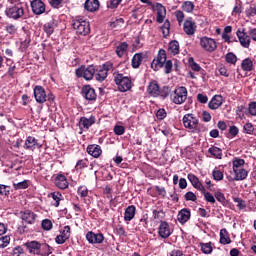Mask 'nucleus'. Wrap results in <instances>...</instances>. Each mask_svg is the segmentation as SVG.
Instances as JSON below:
<instances>
[{"label":"nucleus","mask_w":256,"mask_h":256,"mask_svg":"<svg viewBox=\"0 0 256 256\" xmlns=\"http://www.w3.org/2000/svg\"><path fill=\"white\" fill-rule=\"evenodd\" d=\"M34 98L36 103L43 105V103H47V101L53 102L55 101V95L53 93H48L45 91V88L41 85H37L34 87Z\"/></svg>","instance_id":"obj_6"},{"label":"nucleus","mask_w":256,"mask_h":256,"mask_svg":"<svg viewBox=\"0 0 256 256\" xmlns=\"http://www.w3.org/2000/svg\"><path fill=\"white\" fill-rule=\"evenodd\" d=\"M11 243L10 236H1L0 237V249H5Z\"/></svg>","instance_id":"obj_56"},{"label":"nucleus","mask_w":256,"mask_h":256,"mask_svg":"<svg viewBox=\"0 0 256 256\" xmlns=\"http://www.w3.org/2000/svg\"><path fill=\"white\" fill-rule=\"evenodd\" d=\"M255 131V126L251 122H247L243 126V133H246V135H253V132Z\"/></svg>","instance_id":"obj_44"},{"label":"nucleus","mask_w":256,"mask_h":256,"mask_svg":"<svg viewBox=\"0 0 256 256\" xmlns=\"http://www.w3.org/2000/svg\"><path fill=\"white\" fill-rule=\"evenodd\" d=\"M245 166V160L239 157H235L232 161V169L233 171L237 169H243Z\"/></svg>","instance_id":"obj_39"},{"label":"nucleus","mask_w":256,"mask_h":256,"mask_svg":"<svg viewBox=\"0 0 256 256\" xmlns=\"http://www.w3.org/2000/svg\"><path fill=\"white\" fill-rule=\"evenodd\" d=\"M114 233L119 237H127V232L125 231V227H123V225H117L114 228Z\"/></svg>","instance_id":"obj_50"},{"label":"nucleus","mask_w":256,"mask_h":256,"mask_svg":"<svg viewBox=\"0 0 256 256\" xmlns=\"http://www.w3.org/2000/svg\"><path fill=\"white\" fill-rule=\"evenodd\" d=\"M200 247H201L202 253H204L205 255H209V254L213 253V246H212L211 242L200 243Z\"/></svg>","instance_id":"obj_43"},{"label":"nucleus","mask_w":256,"mask_h":256,"mask_svg":"<svg viewBox=\"0 0 256 256\" xmlns=\"http://www.w3.org/2000/svg\"><path fill=\"white\" fill-rule=\"evenodd\" d=\"M214 197L215 199L221 203V205H223V207L227 206V198H225V194H223V192L221 191H217L214 193Z\"/></svg>","instance_id":"obj_42"},{"label":"nucleus","mask_w":256,"mask_h":256,"mask_svg":"<svg viewBox=\"0 0 256 256\" xmlns=\"http://www.w3.org/2000/svg\"><path fill=\"white\" fill-rule=\"evenodd\" d=\"M234 203H237V207L238 209H240V211H243V209L247 208V203L245 202V200L239 198V197H235L233 198Z\"/></svg>","instance_id":"obj_53"},{"label":"nucleus","mask_w":256,"mask_h":256,"mask_svg":"<svg viewBox=\"0 0 256 256\" xmlns=\"http://www.w3.org/2000/svg\"><path fill=\"white\" fill-rule=\"evenodd\" d=\"M221 105H223V96L221 95H214L208 103V107L209 109H212V111L219 109Z\"/></svg>","instance_id":"obj_27"},{"label":"nucleus","mask_w":256,"mask_h":256,"mask_svg":"<svg viewBox=\"0 0 256 256\" xmlns=\"http://www.w3.org/2000/svg\"><path fill=\"white\" fill-rule=\"evenodd\" d=\"M87 167H89V160L87 158L78 160L75 165L76 171L87 169Z\"/></svg>","instance_id":"obj_40"},{"label":"nucleus","mask_w":256,"mask_h":256,"mask_svg":"<svg viewBox=\"0 0 256 256\" xmlns=\"http://www.w3.org/2000/svg\"><path fill=\"white\" fill-rule=\"evenodd\" d=\"M127 49H129V44L127 42H122L116 47V55L118 57H123L125 53H127Z\"/></svg>","instance_id":"obj_38"},{"label":"nucleus","mask_w":256,"mask_h":256,"mask_svg":"<svg viewBox=\"0 0 256 256\" xmlns=\"http://www.w3.org/2000/svg\"><path fill=\"white\" fill-rule=\"evenodd\" d=\"M204 194V199L207 201V203H211L212 205L216 203L215 196L211 194V192H207L204 188V192H201Z\"/></svg>","instance_id":"obj_52"},{"label":"nucleus","mask_w":256,"mask_h":256,"mask_svg":"<svg viewBox=\"0 0 256 256\" xmlns=\"http://www.w3.org/2000/svg\"><path fill=\"white\" fill-rule=\"evenodd\" d=\"M86 152L94 159H99L101 155H103V149H101L100 145L97 144H90L86 148Z\"/></svg>","instance_id":"obj_22"},{"label":"nucleus","mask_w":256,"mask_h":256,"mask_svg":"<svg viewBox=\"0 0 256 256\" xmlns=\"http://www.w3.org/2000/svg\"><path fill=\"white\" fill-rule=\"evenodd\" d=\"M200 47H202V49L208 53H213V51L217 50V41H215L213 38L204 36L200 38Z\"/></svg>","instance_id":"obj_12"},{"label":"nucleus","mask_w":256,"mask_h":256,"mask_svg":"<svg viewBox=\"0 0 256 256\" xmlns=\"http://www.w3.org/2000/svg\"><path fill=\"white\" fill-rule=\"evenodd\" d=\"M208 153L211 157H214V159H223V150L217 146H211L208 149Z\"/></svg>","instance_id":"obj_34"},{"label":"nucleus","mask_w":256,"mask_h":256,"mask_svg":"<svg viewBox=\"0 0 256 256\" xmlns=\"http://www.w3.org/2000/svg\"><path fill=\"white\" fill-rule=\"evenodd\" d=\"M30 46H31V35L26 34L24 38L20 39V48H19V50L22 53H25V51H27V49H29Z\"/></svg>","instance_id":"obj_32"},{"label":"nucleus","mask_w":256,"mask_h":256,"mask_svg":"<svg viewBox=\"0 0 256 256\" xmlns=\"http://www.w3.org/2000/svg\"><path fill=\"white\" fill-rule=\"evenodd\" d=\"M165 117H167V111L165 110V108L158 109L156 112V118L158 119V121H163Z\"/></svg>","instance_id":"obj_59"},{"label":"nucleus","mask_w":256,"mask_h":256,"mask_svg":"<svg viewBox=\"0 0 256 256\" xmlns=\"http://www.w3.org/2000/svg\"><path fill=\"white\" fill-rule=\"evenodd\" d=\"M236 37H238V41L244 49H249L251 47V35L249 34V30L245 28H239L236 31Z\"/></svg>","instance_id":"obj_11"},{"label":"nucleus","mask_w":256,"mask_h":256,"mask_svg":"<svg viewBox=\"0 0 256 256\" xmlns=\"http://www.w3.org/2000/svg\"><path fill=\"white\" fill-rule=\"evenodd\" d=\"M19 215L22 221L27 223V225H35V222L37 221V214L31 210L20 211Z\"/></svg>","instance_id":"obj_15"},{"label":"nucleus","mask_w":256,"mask_h":256,"mask_svg":"<svg viewBox=\"0 0 256 256\" xmlns=\"http://www.w3.org/2000/svg\"><path fill=\"white\" fill-rule=\"evenodd\" d=\"M99 5V0H86L84 9L89 13H95V11H99Z\"/></svg>","instance_id":"obj_29"},{"label":"nucleus","mask_w":256,"mask_h":256,"mask_svg":"<svg viewBox=\"0 0 256 256\" xmlns=\"http://www.w3.org/2000/svg\"><path fill=\"white\" fill-rule=\"evenodd\" d=\"M152 215L154 219H158V220L165 219V212L162 209L152 211Z\"/></svg>","instance_id":"obj_60"},{"label":"nucleus","mask_w":256,"mask_h":256,"mask_svg":"<svg viewBox=\"0 0 256 256\" xmlns=\"http://www.w3.org/2000/svg\"><path fill=\"white\" fill-rule=\"evenodd\" d=\"M81 95L86 101L97 100V92H95V88L91 87V85H84L81 89Z\"/></svg>","instance_id":"obj_14"},{"label":"nucleus","mask_w":256,"mask_h":256,"mask_svg":"<svg viewBox=\"0 0 256 256\" xmlns=\"http://www.w3.org/2000/svg\"><path fill=\"white\" fill-rule=\"evenodd\" d=\"M55 185L58 189H67L69 187V182L67 181V177L65 175L60 174L55 178Z\"/></svg>","instance_id":"obj_31"},{"label":"nucleus","mask_w":256,"mask_h":256,"mask_svg":"<svg viewBox=\"0 0 256 256\" xmlns=\"http://www.w3.org/2000/svg\"><path fill=\"white\" fill-rule=\"evenodd\" d=\"M161 29H162L163 37H169V31L171 29V22H169V20H165Z\"/></svg>","instance_id":"obj_48"},{"label":"nucleus","mask_w":256,"mask_h":256,"mask_svg":"<svg viewBox=\"0 0 256 256\" xmlns=\"http://www.w3.org/2000/svg\"><path fill=\"white\" fill-rule=\"evenodd\" d=\"M177 219L181 225H185L191 219V210L183 208L178 212Z\"/></svg>","instance_id":"obj_25"},{"label":"nucleus","mask_w":256,"mask_h":256,"mask_svg":"<svg viewBox=\"0 0 256 256\" xmlns=\"http://www.w3.org/2000/svg\"><path fill=\"white\" fill-rule=\"evenodd\" d=\"M182 121L185 129H189L190 133H199V119L193 114L184 115Z\"/></svg>","instance_id":"obj_8"},{"label":"nucleus","mask_w":256,"mask_h":256,"mask_svg":"<svg viewBox=\"0 0 256 256\" xmlns=\"http://www.w3.org/2000/svg\"><path fill=\"white\" fill-rule=\"evenodd\" d=\"M73 29L76 30V33L78 35H89L91 33V26L89 25V22L83 20V19H75L72 22Z\"/></svg>","instance_id":"obj_9"},{"label":"nucleus","mask_w":256,"mask_h":256,"mask_svg":"<svg viewBox=\"0 0 256 256\" xmlns=\"http://www.w3.org/2000/svg\"><path fill=\"white\" fill-rule=\"evenodd\" d=\"M28 9L29 6L26 3L15 4L6 8L5 15L13 21H21V19H27Z\"/></svg>","instance_id":"obj_2"},{"label":"nucleus","mask_w":256,"mask_h":256,"mask_svg":"<svg viewBox=\"0 0 256 256\" xmlns=\"http://www.w3.org/2000/svg\"><path fill=\"white\" fill-rule=\"evenodd\" d=\"M34 15H43L45 13V3L41 0H33L30 3Z\"/></svg>","instance_id":"obj_23"},{"label":"nucleus","mask_w":256,"mask_h":256,"mask_svg":"<svg viewBox=\"0 0 256 256\" xmlns=\"http://www.w3.org/2000/svg\"><path fill=\"white\" fill-rule=\"evenodd\" d=\"M163 67L164 73L169 75V73L173 71V61L167 60V52L165 49H160L156 58L151 62V69H153V71H159V69H163Z\"/></svg>","instance_id":"obj_1"},{"label":"nucleus","mask_w":256,"mask_h":256,"mask_svg":"<svg viewBox=\"0 0 256 256\" xmlns=\"http://www.w3.org/2000/svg\"><path fill=\"white\" fill-rule=\"evenodd\" d=\"M220 243L221 245H229L231 243V237H229V232L225 228L220 230Z\"/></svg>","instance_id":"obj_36"},{"label":"nucleus","mask_w":256,"mask_h":256,"mask_svg":"<svg viewBox=\"0 0 256 256\" xmlns=\"http://www.w3.org/2000/svg\"><path fill=\"white\" fill-rule=\"evenodd\" d=\"M168 53H170V55H173V56L179 55V41L172 40L169 42Z\"/></svg>","instance_id":"obj_35"},{"label":"nucleus","mask_w":256,"mask_h":256,"mask_svg":"<svg viewBox=\"0 0 256 256\" xmlns=\"http://www.w3.org/2000/svg\"><path fill=\"white\" fill-rule=\"evenodd\" d=\"M187 88L185 86H180L174 90L173 95L171 96L172 103L175 105H183L187 101Z\"/></svg>","instance_id":"obj_10"},{"label":"nucleus","mask_w":256,"mask_h":256,"mask_svg":"<svg viewBox=\"0 0 256 256\" xmlns=\"http://www.w3.org/2000/svg\"><path fill=\"white\" fill-rule=\"evenodd\" d=\"M95 65H89L88 67L85 65L80 66L78 69H76V77L83 78L85 81H91L95 77Z\"/></svg>","instance_id":"obj_7"},{"label":"nucleus","mask_w":256,"mask_h":256,"mask_svg":"<svg viewBox=\"0 0 256 256\" xmlns=\"http://www.w3.org/2000/svg\"><path fill=\"white\" fill-rule=\"evenodd\" d=\"M226 63H230V65H235L237 63V55H235L233 52H229L225 56Z\"/></svg>","instance_id":"obj_47"},{"label":"nucleus","mask_w":256,"mask_h":256,"mask_svg":"<svg viewBox=\"0 0 256 256\" xmlns=\"http://www.w3.org/2000/svg\"><path fill=\"white\" fill-rule=\"evenodd\" d=\"M183 31L186 35H195L197 32V23L191 17L187 18L183 24Z\"/></svg>","instance_id":"obj_16"},{"label":"nucleus","mask_w":256,"mask_h":256,"mask_svg":"<svg viewBox=\"0 0 256 256\" xmlns=\"http://www.w3.org/2000/svg\"><path fill=\"white\" fill-rule=\"evenodd\" d=\"M13 187L16 191L21 189H27L29 187V180H24L22 182L14 183Z\"/></svg>","instance_id":"obj_49"},{"label":"nucleus","mask_w":256,"mask_h":256,"mask_svg":"<svg viewBox=\"0 0 256 256\" xmlns=\"http://www.w3.org/2000/svg\"><path fill=\"white\" fill-rule=\"evenodd\" d=\"M55 27H57L55 20H51L43 25V31L47 37H51V34L55 33Z\"/></svg>","instance_id":"obj_33"},{"label":"nucleus","mask_w":256,"mask_h":256,"mask_svg":"<svg viewBox=\"0 0 256 256\" xmlns=\"http://www.w3.org/2000/svg\"><path fill=\"white\" fill-rule=\"evenodd\" d=\"M112 75L114 77V83L117 85V88L121 93H127V91H131L133 87V81H131V77L124 76V74L119 72V70L112 72Z\"/></svg>","instance_id":"obj_4"},{"label":"nucleus","mask_w":256,"mask_h":256,"mask_svg":"<svg viewBox=\"0 0 256 256\" xmlns=\"http://www.w3.org/2000/svg\"><path fill=\"white\" fill-rule=\"evenodd\" d=\"M212 177L214 181H223V177H224L223 171L219 170L218 168H215L212 171Z\"/></svg>","instance_id":"obj_45"},{"label":"nucleus","mask_w":256,"mask_h":256,"mask_svg":"<svg viewBox=\"0 0 256 256\" xmlns=\"http://www.w3.org/2000/svg\"><path fill=\"white\" fill-rule=\"evenodd\" d=\"M95 116L91 115L89 118L81 117L79 121V128L80 129H89L92 125H95Z\"/></svg>","instance_id":"obj_26"},{"label":"nucleus","mask_w":256,"mask_h":256,"mask_svg":"<svg viewBox=\"0 0 256 256\" xmlns=\"http://www.w3.org/2000/svg\"><path fill=\"white\" fill-rule=\"evenodd\" d=\"M234 177L232 176H226V179L233 183V181H245L247 177L249 176V171L245 170L244 168H238L236 170H233Z\"/></svg>","instance_id":"obj_13"},{"label":"nucleus","mask_w":256,"mask_h":256,"mask_svg":"<svg viewBox=\"0 0 256 256\" xmlns=\"http://www.w3.org/2000/svg\"><path fill=\"white\" fill-rule=\"evenodd\" d=\"M182 9L186 13H193V9H195V4L191 1H186L182 4Z\"/></svg>","instance_id":"obj_46"},{"label":"nucleus","mask_w":256,"mask_h":256,"mask_svg":"<svg viewBox=\"0 0 256 256\" xmlns=\"http://www.w3.org/2000/svg\"><path fill=\"white\" fill-rule=\"evenodd\" d=\"M143 63V53H136L132 58V68L139 69Z\"/></svg>","instance_id":"obj_37"},{"label":"nucleus","mask_w":256,"mask_h":256,"mask_svg":"<svg viewBox=\"0 0 256 256\" xmlns=\"http://www.w3.org/2000/svg\"><path fill=\"white\" fill-rule=\"evenodd\" d=\"M137 213V207L135 205L128 206L124 211V221L129 222L135 219V215Z\"/></svg>","instance_id":"obj_30"},{"label":"nucleus","mask_w":256,"mask_h":256,"mask_svg":"<svg viewBox=\"0 0 256 256\" xmlns=\"http://www.w3.org/2000/svg\"><path fill=\"white\" fill-rule=\"evenodd\" d=\"M158 235L162 239H169V237H171V228L169 227V223H167V221L160 222Z\"/></svg>","instance_id":"obj_20"},{"label":"nucleus","mask_w":256,"mask_h":256,"mask_svg":"<svg viewBox=\"0 0 256 256\" xmlns=\"http://www.w3.org/2000/svg\"><path fill=\"white\" fill-rule=\"evenodd\" d=\"M86 239L88 243H91L92 245H100L101 243H103V241H105V236L103 235V233H95L93 231H90L86 234Z\"/></svg>","instance_id":"obj_18"},{"label":"nucleus","mask_w":256,"mask_h":256,"mask_svg":"<svg viewBox=\"0 0 256 256\" xmlns=\"http://www.w3.org/2000/svg\"><path fill=\"white\" fill-rule=\"evenodd\" d=\"M187 178L194 189H197V191H200V193H205V186H203V183H201V180H199L195 174L190 173L187 175Z\"/></svg>","instance_id":"obj_21"},{"label":"nucleus","mask_w":256,"mask_h":256,"mask_svg":"<svg viewBox=\"0 0 256 256\" xmlns=\"http://www.w3.org/2000/svg\"><path fill=\"white\" fill-rule=\"evenodd\" d=\"M123 0H108L106 2L108 9H117Z\"/></svg>","instance_id":"obj_55"},{"label":"nucleus","mask_w":256,"mask_h":256,"mask_svg":"<svg viewBox=\"0 0 256 256\" xmlns=\"http://www.w3.org/2000/svg\"><path fill=\"white\" fill-rule=\"evenodd\" d=\"M156 11H157V17H156L157 23H163V21H165L166 15H167V9L165 8V6H163V4L157 3Z\"/></svg>","instance_id":"obj_28"},{"label":"nucleus","mask_w":256,"mask_h":256,"mask_svg":"<svg viewBox=\"0 0 256 256\" xmlns=\"http://www.w3.org/2000/svg\"><path fill=\"white\" fill-rule=\"evenodd\" d=\"M51 197L55 201L54 207H59V202L63 198V195L59 192H53V193H51Z\"/></svg>","instance_id":"obj_58"},{"label":"nucleus","mask_w":256,"mask_h":256,"mask_svg":"<svg viewBox=\"0 0 256 256\" xmlns=\"http://www.w3.org/2000/svg\"><path fill=\"white\" fill-rule=\"evenodd\" d=\"M41 227L44 231H51L53 229V222L50 219L42 220Z\"/></svg>","instance_id":"obj_51"},{"label":"nucleus","mask_w":256,"mask_h":256,"mask_svg":"<svg viewBox=\"0 0 256 256\" xmlns=\"http://www.w3.org/2000/svg\"><path fill=\"white\" fill-rule=\"evenodd\" d=\"M42 145L33 136H28L25 141V149L29 151H35V149H41Z\"/></svg>","instance_id":"obj_24"},{"label":"nucleus","mask_w":256,"mask_h":256,"mask_svg":"<svg viewBox=\"0 0 256 256\" xmlns=\"http://www.w3.org/2000/svg\"><path fill=\"white\" fill-rule=\"evenodd\" d=\"M248 113L252 117H256V102H251L248 106Z\"/></svg>","instance_id":"obj_63"},{"label":"nucleus","mask_w":256,"mask_h":256,"mask_svg":"<svg viewBox=\"0 0 256 256\" xmlns=\"http://www.w3.org/2000/svg\"><path fill=\"white\" fill-rule=\"evenodd\" d=\"M17 26L15 24H8L5 26V31L8 35H16L17 34Z\"/></svg>","instance_id":"obj_54"},{"label":"nucleus","mask_w":256,"mask_h":256,"mask_svg":"<svg viewBox=\"0 0 256 256\" xmlns=\"http://www.w3.org/2000/svg\"><path fill=\"white\" fill-rule=\"evenodd\" d=\"M241 68L246 72L251 71L253 69V60L250 58L244 59L241 63Z\"/></svg>","instance_id":"obj_41"},{"label":"nucleus","mask_w":256,"mask_h":256,"mask_svg":"<svg viewBox=\"0 0 256 256\" xmlns=\"http://www.w3.org/2000/svg\"><path fill=\"white\" fill-rule=\"evenodd\" d=\"M148 95L150 97H160L161 99H167L169 95H171V87L169 86H159V82L156 80H152L149 82L147 89H146Z\"/></svg>","instance_id":"obj_3"},{"label":"nucleus","mask_w":256,"mask_h":256,"mask_svg":"<svg viewBox=\"0 0 256 256\" xmlns=\"http://www.w3.org/2000/svg\"><path fill=\"white\" fill-rule=\"evenodd\" d=\"M77 193L80 197H87L89 195V189H87V186H80L78 187Z\"/></svg>","instance_id":"obj_61"},{"label":"nucleus","mask_w":256,"mask_h":256,"mask_svg":"<svg viewBox=\"0 0 256 256\" xmlns=\"http://www.w3.org/2000/svg\"><path fill=\"white\" fill-rule=\"evenodd\" d=\"M185 201H197V195L195 193L189 191L184 195Z\"/></svg>","instance_id":"obj_62"},{"label":"nucleus","mask_w":256,"mask_h":256,"mask_svg":"<svg viewBox=\"0 0 256 256\" xmlns=\"http://www.w3.org/2000/svg\"><path fill=\"white\" fill-rule=\"evenodd\" d=\"M246 17H255L256 15V7L250 6L245 10Z\"/></svg>","instance_id":"obj_64"},{"label":"nucleus","mask_w":256,"mask_h":256,"mask_svg":"<svg viewBox=\"0 0 256 256\" xmlns=\"http://www.w3.org/2000/svg\"><path fill=\"white\" fill-rule=\"evenodd\" d=\"M51 253V246L49 244H41V256H50Z\"/></svg>","instance_id":"obj_57"},{"label":"nucleus","mask_w":256,"mask_h":256,"mask_svg":"<svg viewBox=\"0 0 256 256\" xmlns=\"http://www.w3.org/2000/svg\"><path fill=\"white\" fill-rule=\"evenodd\" d=\"M109 71H112V73L115 71V65L111 61H107L101 66H96L94 74L96 81H99L100 83L105 81L109 75Z\"/></svg>","instance_id":"obj_5"},{"label":"nucleus","mask_w":256,"mask_h":256,"mask_svg":"<svg viewBox=\"0 0 256 256\" xmlns=\"http://www.w3.org/2000/svg\"><path fill=\"white\" fill-rule=\"evenodd\" d=\"M24 247H26L32 255H43L41 253V243L37 241H28L24 244Z\"/></svg>","instance_id":"obj_19"},{"label":"nucleus","mask_w":256,"mask_h":256,"mask_svg":"<svg viewBox=\"0 0 256 256\" xmlns=\"http://www.w3.org/2000/svg\"><path fill=\"white\" fill-rule=\"evenodd\" d=\"M71 237V226H64L63 230L60 231V234L56 236L55 242L57 245H63Z\"/></svg>","instance_id":"obj_17"}]
</instances>
